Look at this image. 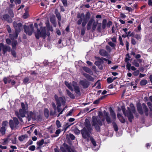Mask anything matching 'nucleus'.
I'll return each instance as SVG.
<instances>
[{
  "label": "nucleus",
  "instance_id": "55",
  "mask_svg": "<svg viewBox=\"0 0 152 152\" xmlns=\"http://www.w3.org/2000/svg\"><path fill=\"white\" fill-rule=\"evenodd\" d=\"M6 42L8 45H11V41L9 39H6Z\"/></svg>",
  "mask_w": 152,
  "mask_h": 152
},
{
  "label": "nucleus",
  "instance_id": "7",
  "mask_svg": "<svg viewBox=\"0 0 152 152\" xmlns=\"http://www.w3.org/2000/svg\"><path fill=\"white\" fill-rule=\"evenodd\" d=\"M24 28L25 32L28 35H31L32 33L33 30V27L32 25H30L29 26H27L26 25L24 26Z\"/></svg>",
  "mask_w": 152,
  "mask_h": 152
},
{
  "label": "nucleus",
  "instance_id": "42",
  "mask_svg": "<svg viewBox=\"0 0 152 152\" xmlns=\"http://www.w3.org/2000/svg\"><path fill=\"white\" fill-rule=\"evenodd\" d=\"M56 15L58 19L60 21L61 20V17L60 14L59 12H57L56 13Z\"/></svg>",
  "mask_w": 152,
  "mask_h": 152
},
{
  "label": "nucleus",
  "instance_id": "59",
  "mask_svg": "<svg viewBox=\"0 0 152 152\" xmlns=\"http://www.w3.org/2000/svg\"><path fill=\"white\" fill-rule=\"evenodd\" d=\"M69 136L70 138L72 140H74L75 139V137L73 134H69Z\"/></svg>",
  "mask_w": 152,
  "mask_h": 152
},
{
  "label": "nucleus",
  "instance_id": "27",
  "mask_svg": "<svg viewBox=\"0 0 152 152\" xmlns=\"http://www.w3.org/2000/svg\"><path fill=\"white\" fill-rule=\"evenodd\" d=\"M6 130L5 127L2 126L0 129V133H1L2 135L4 134L5 133Z\"/></svg>",
  "mask_w": 152,
  "mask_h": 152
},
{
  "label": "nucleus",
  "instance_id": "61",
  "mask_svg": "<svg viewBox=\"0 0 152 152\" xmlns=\"http://www.w3.org/2000/svg\"><path fill=\"white\" fill-rule=\"evenodd\" d=\"M126 49L127 50H129V42L126 41Z\"/></svg>",
  "mask_w": 152,
  "mask_h": 152
},
{
  "label": "nucleus",
  "instance_id": "35",
  "mask_svg": "<svg viewBox=\"0 0 152 152\" xmlns=\"http://www.w3.org/2000/svg\"><path fill=\"white\" fill-rule=\"evenodd\" d=\"M137 110L139 113L140 114L143 113V111L142 110L141 107L140 106H137Z\"/></svg>",
  "mask_w": 152,
  "mask_h": 152
},
{
  "label": "nucleus",
  "instance_id": "5",
  "mask_svg": "<svg viewBox=\"0 0 152 152\" xmlns=\"http://www.w3.org/2000/svg\"><path fill=\"white\" fill-rule=\"evenodd\" d=\"M133 113H135V109L134 107H132L131 110H129L126 111V113L125 110H123L124 114L125 116H126L129 119V121L130 122L132 121V119L134 117L133 114L131 112Z\"/></svg>",
  "mask_w": 152,
  "mask_h": 152
},
{
  "label": "nucleus",
  "instance_id": "26",
  "mask_svg": "<svg viewBox=\"0 0 152 152\" xmlns=\"http://www.w3.org/2000/svg\"><path fill=\"white\" fill-rule=\"evenodd\" d=\"M83 69L84 70L87 72H88L91 74H93L92 71L89 68L86 67H84L83 68Z\"/></svg>",
  "mask_w": 152,
  "mask_h": 152
},
{
  "label": "nucleus",
  "instance_id": "21",
  "mask_svg": "<svg viewBox=\"0 0 152 152\" xmlns=\"http://www.w3.org/2000/svg\"><path fill=\"white\" fill-rule=\"evenodd\" d=\"M65 84L66 86L72 91H73V88L71 83H69L67 81L65 82Z\"/></svg>",
  "mask_w": 152,
  "mask_h": 152
},
{
  "label": "nucleus",
  "instance_id": "58",
  "mask_svg": "<svg viewBox=\"0 0 152 152\" xmlns=\"http://www.w3.org/2000/svg\"><path fill=\"white\" fill-rule=\"evenodd\" d=\"M85 28H83L81 29V34L82 35H83L85 33Z\"/></svg>",
  "mask_w": 152,
  "mask_h": 152
},
{
  "label": "nucleus",
  "instance_id": "40",
  "mask_svg": "<svg viewBox=\"0 0 152 152\" xmlns=\"http://www.w3.org/2000/svg\"><path fill=\"white\" fill-rule=\"evenodd\" d=\"M118 39L119 41V42H120V44L122 45V46H124V43H123V40H122V37H121L120 36H119V38H118Z\"/></svg>",
  "mask_w": 152,
  "mask_h": 152
},
{
  "label": "nucleus",
  "instance_id": "13",
  "mask_svg": "<svg viewBox=\"0 0 152 152\" xmlns=\"http://www.w3.org/2000/svg\"><path fill=\"white\" fill-rule=\"evenodd\" d=\"M2 18V20H5L9 23H11L12 22V19L7 14L3 15Z\"/></svg>",
  "mask_w": 152,
  "mask_h": 152
},
{
  "label": "nucleus",
  "instance_id": "43",
  "mask_svg": "<svg viewBox=\"0 0 152 152\" xmlns=\"http://www.w3.org/2000/svg\"><path fill=\"white\" fill-rule=\"evenodd\" d=\"M131 64L130 63H129L128 62L127 63V64L126 65V67L127 69L129 70H131Z\"/></svg>",
  "mask_w": 152,
  "mask_h": 152
},
{
  "label": "nucleus",
  "instance_id": "1",
  "mask_svg": "<svg viewBox=\"0 0 152 152\" xmlns=\"http://www.w3.org/2000/svg\"><path fill=\"white\" fill-rule=\"evenodd\" d=\"M87 120H86V127L81 130V133L84 139L88 138L87 140L90 139L91 143L94 147L96 145L95 140L90 135L89 133L91 132L92 129L91 125L89 122H87Z\"/></svg>",
  "mask_w": 152,
  "mask_h": 152
},
{
  "label": "nucleus",
  "instance_id": "20",
  "mask_svg": "<svg viewBox=\"0 0 152 152\" xmlns=\"http://www.w3.org/2000/svg\"><path fill=\"white\" fill-rule=\"evenodd\" d=\"M52 105L54 109V112L53 113L52 112H51L50 113V114L52 115H54L56 113V105L55 103H54V102L52 103Z\"/></svg>",
  "mask_w": 152,
  "mask_h": 152
},
{
  "label": "nucleus",
  "instance_id": "38",
  "mask_svg": "<svg viewBox=\"0 0 152 152\" xmlns=\"http://www.w3.org/2000/svg\"><path fill=\"white\" fill-rule=\"evenodd\" d=\"M147 83V81L145 80H142L140 82V84L142 86L145 85Z\"/></svg>",
  "mask_w": 152,
  "mask_h": 152
},
{
  "label": "nucleus",
  "instance_id": "53",
  "mask_svg": "<svg viewBox=\"0 0 152 152\" xmlns=\"http://www.w3.org/2000/svg\"><path fill=\"white\" fill-rule=\"evenodd\" d=\"M11 3H12L14 1L16 4H19V0H10Z\"/></svg>",
  "mask_w": 152,
  "mask_h": 152
},
{
  "label": "nucleus",
  "instance_id": "8",
  "mask_svg": "<svg viewBox=\"0 0 152 152\" xmlns=\"http://www.w3.org/2000/svg\"><path fill=\"white\" fill-rule=\"evenodd\" d=\"M35 37L37 39H38L41 37L45 38L46 36L45 30L44 28L41 31H40L39 29L37 28V32L35 34Z\"/></svg>",
  "mask_w": 152,
  "mask_h": 152
},
{
  "label": "nucleus",
  "instance_id": "34",
  "mask_svg": "<svg viewBox=\"0 0 152 152\" xmlns=\"http://www.w3.org/2000/svg\"><path fill=\"white\" fill-rule=\"evenodd\" d=\"M27 138V136L26 135H24L20 137V141H23L25 139Z\"/></svg>",
  "mask_w": 152,
  "mask_h": 152
},
{
  "label": "nucleus",
  "instance_id": "12",
  "mask_svg": "<svg viewBox=\"0 0 152 152\" xmlns=\"http://www.w3.org/2000/svg\"><path fill=\"white\" fill-rule=\"evenodd\" d=\"M76 83L73 82L72 83V86L74 87L75 92L78 95H80V92L79 87L76 86Z\"/></svg>",
  "mask_w": 152,
  "mask_h": 152
},
{
  "label": "nucleus",
  "instance_id": "25",
  "mask_svg": "<svg viewBox=\"0 0 152 152\" xmlns=\"http://www.w3.org/2000/svg\"><path fill=\"white\" fill-rule=\"evenodd\" d=\"M84 75L89 81H93L94 80V78L89 75L87 74H84Z\"/></svg>",
  "mask_w": 152,
  "mask_h": 152
},
{
  "label": "nucleus",
  "instance_id": "31",
  "mask_svg": "<svg viewBox=\"0 0 152 152\" xmlns=\"http://www.w3.org/2000/svg\"><path fill=\"white\" fill-rule=\"evenodd\" d=\"M11 80L10 78L9 77H5L4 78L3 80L5 84H6L7 82L10 83Z\"/></svg>",
  "mask_w": 152,
  "mask_h": 152
},
{
  "label": "nucleus",
  "instance_id": "46",
  "mask_svg": "<svg viewBox=\"0 0 152 152\" xmlns=\"http://www.w3.org/2000/svg\"><path fill=\"white\" fill-rule=\"evenodd\" d=\"M108 44L111 47H113V48H114L115 46V44L111 42H108Z\"/></svg>",
  "mask_w": 152,
  "mask_h": 152
},
{
  "label": "nucleus",
  "instance_id": "39",
  "mask_svg": "<svg viewBox=\"0 0 152 152\" xmlns=\"http://www.w3.org/2000/svg\"><path fill=\"white\" fill-rule=\"evenodd\" d=\"M17 44V42L16 41H14L13 42L12 44V49H14L15 48Z\"/></svg>",
  "mask_w": 152,
  "mask_h": 152
},
{
  "label": "nucleus",
  "instance_id": "10",
  "mask_svg": "<svg viewBox=\"0 0 152 152\" xmlns=\"http://www.w3.org/2000/svg\"><path fill=\"white\" fill-rule=\"evenodd\" d=\"M54 98L56 102V104H57V101H58L59 102V103L61 105L62 104H64L65 103V101L64 100V98H63L62 97H60L59 98L58 97V96L56 95H55L54 96Z\"/></svg>",
  "mask_w": 152,
  "mask_h": 152
},
{
  "label": "nucleus",
  "instance_id": "28",
  "mask_svg": "<svg viewBox=\"0 0 152 152\" xmlns=\"http://www.w3.org/2000/svg\"><path fill=\"white\" fill-rule=\"evenodd\" d=\"M132 64L135 66L136 67H138L140 66L139 63H138L137 60H134L132 62Z\"/></svg>",
  "mask_w": 152,
  "mask_h": 152
},
{
  "label": "nucleus",
  "instance_id": "36",
  "mask_svg": "<svg viewBox=\"0 0 152 152\" xmlns=\"http://www.w3.org/2000/svg\"><path fill=\"white\" fill-rule=\"evenodd\" d=\"M44 113L45 116L47 118L49 116V112L48 110L47 109H45Z\"/></svg>",
  "mask_w": 152,
  "mask_h": 152
},
{
  "label": "nucleus",
  "instance_id": "62",
  "mask_svg": "<svg viewBox=\"0 0 152 152\" xmlns=\"http://www.w3.org/2000/svg\"><path fill=\"white\" fill-rule=\"evenodd\" d=\"M33 142L31 140H30L28 142L27 144L28 145H30L32 144Z\"/></svg>",
  "mask_w": 152,
  "mask_h": 152
},
{
  "label": "nucleus",
  "instance_id": "18",
  "mask_svg": "<svg viewBox=\"0 0 152 152\" xmlns=\"http://www.w3.org/2000/svg\"><path fill=\"white\" fill-rule=\"evenodd\" d=\"M142 107L143 110L145 112V115L146 116H148V110L145 104L143 103L142 104Z\"/></svg>",
  "mask_w": 152,
  "mask_h": 152
},
{
  "label": "nucleus",
  "instance_id": "9",
  "mask_svg": "<svg viewBox=\"0 0 152 152\" xmlns=\"http://www.w3.org/2000/svg\"><path fill=\"white\" fill-rule=\"evenodd\" d=\"M1 46H2V49L4 54H5L7 51L10 52L11 51V48L7 45H4L2 43H1Z\"/></svg>",
  "mask_w": 152,
  "mask_h": 152
},
{
  "label": "nucleus",
  "instance_id": "6",
  "mask_svg": "<svg viewBox=\"0 0 152 152\" xmlns=\"http://www.w3.org/2000/svg\"><path fill=\"white\" fill-rule=\"evenodd\" d=\"M21 106L22 109L20 110V115L23 117L28 110V105L26 103L25 104L24 103L22 102L21 103Z\"/></svg>",
  "mask_w": 152,
  "mask_h": 152
},
{
  "label": "nucleus",
  "instance_id": "16",
  "mask_svg": "<svg viewBox=\"0 0 152 152\" xmlns=\"http://www.w3.org/2000/svg\"><path fill=\"white\" fill-rule=\"evenodd\" d=\"M28 7H26L24 8V10L25 13L22 16V18L24 19H25L28 18L29 16V14L28 13Z\"/></svg>",
  "mask_w": 152,
  "mask_h": 152
},
{
  "label": "nucleus",
  "instance_id": "11",
  "mask_svg": "<svg viewBox=\"0 0 152 152\" xmlns=\"http://www.w3.org/2000/svg\"><path fill=\"white\" fill-rule=\"evenodd\" d=\"M60 149L62 152H72L70 147L67 145L64 144V147H61Z\"/></svg>",
  "mask_w": 152,
  "mask_h": 152
},
{
  "label": "nucleus",
  "instance_id": "63",
  "mask_svg": "<svg viewBox=\"0 0 152 152\" xmlns=\"http://www.w3.org/2000/svg\"><path fill=\"white\" fill-rule=\"evenodd\" d=\"M113 127L115 131H116L118 130V126L116 124H114Z\"/></svg>",
  "mask_w": 152,
  "mask_h": 152
},
{
  "label": "nucleus",
  "instance_id": "47",
  "mask_svg": "<svg viewBox=\"0 0 152 152\" xmlns=\"http://www.w3.org/2000/svg\"><path fill=\"white\" fill-rule=\"evenodd\" d=\"M134 37L138 40H140L141 39V36L140 35L137 34H136Z\"/></svg>",
  "mask_w": 152,
  "mask_h": 152
},
{
  "label": "nucleus",
  "instance_id": "2",
  "mask_svg": "<svg viewBox=\"0 0 152 152\" xmlns=\"http://www.w3.org/2000/svg\"><path fill=\"white\" fill-rule=\"evenodd\" d=\"M104 119L101 120V119L99 117L93 116L92 118V125L94 126L97 131H99L100 126L102 125V122H104Z\"/></svg>",
  "mask_w": 152,
  "mask_h": 152
},
{
  "label": "nucleus",
  "instance_id": "19",
  "mask_svg": "<svg viewBox=\"0 0 152 152\" xmlns=\"http://www.w3.org/2000/svg\"><path fill=\"white\" fill-rule=\"evenodd\" d=\"M13 26L15 29V31L18 32V30L19 28V23H17L16 22H14L13 23Z\"/></svg>",
  "mask_w": 152,
  "mask_h": 152
},
{
  "label": "nucleus",
  "instance_id": "24",
  "mask_svg": "<svg viewBox=\"0 0 152 152\" xmlns=\"http://www.w3.org/2000/svg\"><path fill=\"white\" fill-rule=\"evenodd\" d=\"M110 113L111 116L114 119H115L116 118L115 114L113 110L111 108H110Z\"/></svg>",
  "mask_w": 152,
  "mask_h": 152
},
{
  "label": "nucleus",
  "instance_id": "48",
  "mask_svg": "<svg viewBox=\"0 0 152 152\" xmlns=\"http://www.w3.org/2000/svg\"><path fill=\"white\" fill-rule=\"evenodd\" d=\"M139 71L138 70H137L134 72L133 73V74L135 76H137L139 75Z\"/></svg>",
  "mask_w": 152,
  "mask_h": 152
},
{
  "label": "nucleus",
  "instance_id": "49",
  "mask_svg": "<svg viewBox=\"0 0 152 152\" xmlns=\"http://www.w3.org/2000/svg\"><path fill=\"white\" fill-rule=\"evenodd\" d=\"M126 34H127L128 37L133 36L134 34L133 33H131V31H129L126 33Z\"/></svg>",
  "mask_w": 152,
  "mask_h": 152
},
{
  "label": "nucleus",
  "instance_id": "60",
  "mask_svg": "<svg viewBox=\"0 0 152 152\" xmlns=\"http://www.w3.org/2000/svg\"><path fill=\"white\" fill-rule=\"evenodd\" d=\"M106 50L109 52H110L111 50V48L108 46H106Z\"/></svg>",
  "mask_w": 152,
  "mask_h": 152
},
{
  "label": "nucleus",
  "instance_id": "37",
  "mask_svg": "<svg viewBox=\"0 0 152 152\" xmlns=\"http://www.w3.org/2000/svg\"><path fill=\"white\" fill-rule=\"evenodd\" d=\"M57 101V110L58 111V112H60L61 111V109L60 108V107L61 106V104L59 103V102L58 101Z\"/></svg>",
  "mask_w": 152,
  "mask_h": 152
},
{
  "label": "nucleus",
  "instance_id": "15",
  "mask_svg": "<svg viewBox=\"0 0 152 152\" xmlns=\"http://www.w3.org/2000/svg\"><path fill=\"white\" fill-rule=\"evenodd\" d=\"M18 32L15 31V33L13 34H11L9 35V37L11 40H14L17 38L18 36Z\"/></svg>",
  "mask_w": 152,
  "mask_h": 152
},
{
  "label": "nucleus",
  "instance_id": "3",
  "mask_svg": "<svg viewBox=\"0 0 152 152\" xmlns=\"http://www.w3.org/2000/svg\"><path fill=\"white\" fill-rule=\"evenodd\" d=\"M19 121L18 118L14 117L13 120H10L9 121L10 127L12 130H15L18 127Z\"/></svg>",
  "mask_w": 152,
  "mask_h": 152
},
{
  "label": "nucleus",
  "instance_id": "41",
  "mask_svg": "<svg viewBox=\"0 0 152 152\" xmlns=\"http://www.w3.org/2000/svg\"><path fill=\"white\" fill-rule=\"evenodd\" d=\"M44 143V141L43 140H41L38 142L37 143V144L39 146H41Z\"/></svg>",
  "mask_w": 152,
  "mask_h": 152
},
{
  "label": "nucleus",
  "instance_id": "51",
  "mask_svg": "<svg viewBox=\"0 0 152 152\" xmlns=\"http://www.w3.org/2000/svg\"><path fill=\"white\" fill-rule=\"evenodd\" d=\"M90 14L89 12H87L86 15V20L90 18Z\"/></svg>",
  "mask_w": 152,
  "mask_h": 152
},
{
  "label": "nucleus",
  "instance_id": "33",
  "mask_svg": "<svg viewBox=\"0 0 152 152\" xmlns=\"http://www.w3.org/2000/svg\"><path fill=\"white\" fill-rule=\"evenodd\" d=\"M107 20L105 19H104L102 22V28L103 29H104L106 26Z\"/></svg>",
  "mask_w": 152,
  "mask_h": 152
},
{
  "label": "nucleus",
  "instance_id": "32",
  "mask_svg": "<svg viewBox=\"0 0 152 152\" xmlns=\"http://www.w3.org/2000/svg\"><path fill=\"white\" fill-rule=\"evenodd\" d=\"M115 79V77H109L107 78V82L109 83H111Z\"/></svg>",
  "mask_w": 152,
  "mask_h": 152
},
{
  "label": "nucleus",
  "instance_id": "17",
  "mask_svg": "<svg viewBox=\"0 0 152 152\" xmlns=\"http://www.w3.org/2000/svg\"><path fill=\"white\" fill-rule=\"evenodd\" d=\"M94 20L93 19H91L89 20L87 26L86 28L87 30H89L91 29V26L94 21Z\"/></svg>",
  "mask_w": 152,
  "mask_h": 152
},
{
  "label": "nucleus",
  "instance_id": "29",
  "mask_svg": "<svg viewBox=\"0 0 152 152\" xmlns=\"http://www.w3.org/2000/svg\"><path fill=\"white\" fill-rule=\"evenodd\" d=\"M98 23L97 22H95L94 20V21L92 24V29L93 31H94L96 28V26H97Z\"/></svg>",
  "mask_w": 152,
  "mask_h": 152
},
{
  "label": "nucleus",
  "instance_id": "64",
  "mask_svg": "<svg viewBox=\"0 0 152 152\" xmlns=\"http://www.w3.org/2000/svg\"><path fill=\"white\" fill-rule=\"evenodd\" d=\"M111 40L113 42H116V38L114 37L113 38H111Z\"/></svg>",
  "mask_w": 152,
  "mask_h": 152
},
{
  "label": "nucleus",
  "instance_id": "52",
  "mask_svg": "<svg viewBox=\"0 0 152 152\" xmlns=\"http://www.w3.org/2000/svg\"><path fill=\"white\" fill-rule=\"evenodd\" d=\"M126 10L129 12H131L133 10L131 8L127 6L126 7Z\"/></svg>",
  "mask_w": 152,
  "mask_h": 152
},
{
  "label": "nucleus",
  "instance_id": "22",
  "mask_svg": "<svg viewBox=\"0 0 152 152\" xmlns=\"http://www.w3.org/2000/svg\"><path fill=\"white\" fill-rule=\"evenodd\" d=\"M81 85L85 88H87L88 86V84L87 81L86 80H83L81 82Z\"/></svg>",
  "mask_w": 152,
  "mask_h": 152
},
{
  "label": "nucleus",
  "instance_id": "44",
  "mask_svg": "<svg viewBox=\"0 0 152 152\" xmlns=\"http://www.w3.org/2000/svg\"><path fill=\"white\" fill-rule=\"evenodd\" d=\"M28 149L29 150L33 151L35 150V147L34 145H31L28 148Z\"/></svg>",
  "mask_w": 152,
  "mask_h": 152
},
{
  "label": "nucleus",
  "instance_id": "23",
  "mask_svg": "<svg viewBox=\"0 0 152 152\" xmlns=\"http://www.w3.org/2000/svg\"><path fill=\"white\" fill-rule=\"evenodd\" d=\"M99 53L101 56H106L107 55V53L104 50H101L99 51Z\"/></svg>",
  "mask_w": 152,
  "mask_h": 152
},
{
  "label": "nucleus",
  "instance_id": "4",
  "mask_svg": "<svg viewBox=\"0 0 152 152\" xmlns=\"http://www.w3.org/2000/svg\"><path fill=\"white\" fill-rule=\"evenodd\" d=\"M77 18L79 19L77 22L78 25H80L82 23V26H85L87 23V20L86 19H85V15L84 13H78L77 15Z\"/></svg>",
  "mask_w": 152,
  "mask_h": 152
},
{
  "label": "nucleus",
  "instance_id": "54",
  "mask_svg": "<svg viewBox=\"0 0 152 152\" xmlns=\"http://www.w3.org/2000/svg\"><path fill=\"white\" fill-rule=\"evenodd\" d=\"M8 122L7 121H4L3 122L2 125L3 126H7V125L8 124Z\"/></svg>",
  "mask_w": 152,
  "mask_h": 152
},
{
  "label": "nucleus",
  "instance_id": "45",
  "mask_svg": "<svg viewBox=\"0 0 152 152\" xmlns=\"http://www.w3.org/2000/svg\"><path fill=\"white\" fill-rule=\"evenodd\" d=\"M56 124L58 128H59L61 127V124L60 122L58 120H57L56 121Z\"/></svg>",
  "mask_w": 152,
  "mask_h": 152
},
{
  "label": "nucleus",
  "instance_id": "57",
  "mask_svg": "<svg viewBox=\"0 0 152 152\" xmlns=\"http://www.w3.org/2000/svg\"><path fill=\"white\" fill-rule=\"evenodd\" d=\"M62 2L64 5L65 6H66L67 5V1L66 0H61Z\"/></svg>",
  "mask_w": 152,
  "mask_h": 152
},
{
  "label": "nucleus",
  "instance_id": "30",
  "mask_svg": "<svg viewBox=\"0 0 152 152\" xmlns=\"http://www.w3.org/2000/svg\"><path fill=\"white\" fill-rule=\"evenodd\" d=\"M66 91L67 95L69 96L72 99H74L75 98V96L74 95L70 92L69 90H66Z\"/></svg>",
  "mask_w": 152,
  "mask_h": 152
},
{
  "label": "nucleus",
  "instance_id": "50",
  "mask_svg": "<svg viewBox=\"0 0 152 152\" xmlns=\"http://www.w3.org/2000/svg\"><path fill=\"white\" fill-rule=\"evenodd\" d=\"M131 43L133 45H135L136 44L137 42L135 39L133 38H132L131 40Z\"/></svg>",
  "mask_w": 152,
  "mask_h": 152
},
{
  "label": "nucleus",
  "instance_id": "14",
  "mask_svg": "<svg viewBox=\"0 0 152 152\" xmlns=\"http://www.w3.org/2000/svg\"><path fill=\"white\" fill-rule=\"evenodd\" d=\"M104 114L106 117V121L108 124H109L111 122V119L110 117L108 116V113L106 112L105 110H104L103 112Z\"/></svg>",
  "mask_w": 152,
  "mask_h": 152
},
{
  "label": "nucleus",
  "instance_id": "56",
  "mask_svg": "<svg viewBox=\"0 0 152 152\" xmlns=\"http://www.w3.org/2000/svg\"><path fill=\"white\" fill-rule=\"evenodd\" d=\"M50 20L52 23L54 24L55 23V20L54 18H50Z\"/></svg>",
  "mask_w": 152,
  "mask_h": 152
}]
</instances>
